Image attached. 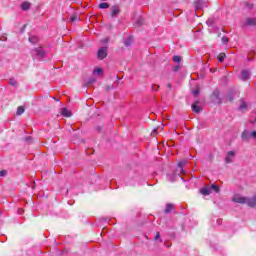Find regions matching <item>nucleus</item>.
<instances>
[{
    "label": "nucleus",
    "instance_id": "f257e3e1",
    "mask_svg": "<svg viewBox=\"0 0 256 256\" xmlns=\"http://www.w3.org/2000/svg\"><path fill=\"white\" fill-rule=\"evenodd\" d=\"M31 55L35 59H43L47 55V52L45 49H43V47H38L31 50Z\"/></svg>",
    "mask_w": 256,
    "mask_h": 256
},
{
    "label": "nucleus",
    "instance_id": "f03ea898",
    "mask_svg": "<svg viewBox=\"0 0 256 256\" xmlns=\"http://www.w3.org/2000/svg\"><path fill=\"white\" fill-rule=\"evenodd\" d=\"M241 139L244 141V143H249L250 139H256V131L250 132L247 129L243 130Z\"/></svg>",
    "mask_w": 256,
    "mask_h": 256
},
{
    "label": "nucleus",
    "instance_id": "7ed1b4c3",
    "mask_svg": "<svg viewBox=\"0 0 256 256\" xmlns=\"http://www.w3.org/2000/svg\"><path fill=\"white\" fill-rule=\"evenodd\" d=\"M241 27H256V16L255 17H246L241 20Z\"/></svg>",
    "mask_w": 256,
    "mask_h": 256
},
{
    "label": "nucleus",
    "instance_id": "20e7f679",
    "mask_svg": "<svg viewBox=\"0 0 256 256\" xmlns=\"http://www.w3.org/2000/svg\"><path fill=\"white\" fill-rule=\"evenodd\" d=\"M107 51H108L107 47H101L100 49H98L97 57L99 61H103V59L107 57Z\"/></svg>",
    "mask_w": 256,
    "mask_h": 256
},
{
    "label": "nucleus",
    "instance_id": "39448f33",
    "mask_svg": "<svg viewBox=\"0 0 256 256\" xmlns=\"http://www.w3.org/2000/svg\"><path fill=\"white\" fill-rule=\"evenodd\" d=\"M232 201L234 203H240L241 205H245V203H247V197H243L241 195H234L232 197Z\"/></svg>",
    "mask_w": 256,
    "mask_h": 256
},
{
    "label": "nucleus",
    "instance_id": "423d86ee",
    "mask_svg": "<svg viewBox=\"0 0 256 256\" xmlns=\"http://www.w3.org/2000/svg\"><path fill=\"white\" fill-rule=\"evenodd\" d=\"M236 95H237V90H235V89L230 90L228 92V94L226 95V101L233 103Z\"/></svg>",
    "mask_w": 256,
    "mask_h": 256
},
{
    "label": "nucleus",
    "instance_id": "0eeeda50",
    "mask_svg": "<svg viewBox=\"0 0 256 256\" xmlns=\"http://www.w3.org/2000/svg\"><path fill=\"white\" fill-rule=\"evenodd\" d=\"M249 77H251V71L249 70H242L239 75V79H241V81H247Z\"/></svg>",
    "mask_w": 256,
    "mask_h": 256
},
{
    "label": "nucleus",
    "instance_id": "6e6552de",
    "mask_svg": "<svg viewBox=\"0 0 256 256\" xmlns=\"http://www.w3.org/2000/svg\"><path fill=\"white\" fill-rule=\"evenodd\" d=\"M212 97H214L215 103H217L218 105H221L223 103L220 97L219 89L213 91Z\"/></svg>",
    "mask_w": 256,
    "mask_h": 256
},
{
    "label": "nucleus",
    "instance_id": "1a4fd4ad",
    "mask_svg": "<svg viewBox=\"0 0 256 256\" xmlns=\"http://www.w3.org/2000/svg\"><path fill=\"white\" fill-rule=\"evenodd\" d=\"M233 159H235V151H229L225 158V163H233Z\"/></svg>",
    "mask_w": 256,
    "mask_h": 256
},
{
    "label": "nucleus",
    "instance_id": "9d476101",
    "mask_svg": "<svg viewBox=\"0 0 256 256\" xmlns=\"http://www.w3.org/2000/svg\"><path fill=\"white\" fill-rule=\"evenodd\" d=\"M119 13H121V10L119 9V6L114 5L111 7V17L115 18L117 17V15H119Z\"/></svg>",
    "mask_w": 256,
    "mask_h": 256
},
{
    "label": "nucleus",
    "instance_id": "9b49d317",
    "mask_svg": "<svg viewBox=\"0 0 256 256\" xmlns=\"http://www.w3.org/2000/svg\"><path fill=\"white\" fill-rule=\"evenodd\" d=\"M173 209H175V205L168 203V204H166L164 213L169 214V213H171V211H173Z\"/></svg>",
    "mask_w": 256,
    "mask_h": 256
},
{
    "label": "nucleus",
    "instance_id": "f8f14e48",
    "mask_svg": "<svg viewBox=\"0 0 256 256\" xmlns=\"http://www.w3.org/2000/svg\"><path fill=\"white\" fill-rule=\"evenodd\" d=\"M254 5L253 3H250V2H244V11H252Z\"/></svg>",
    "mask_w": 256,
    "mask_h": 256
},
{
    "label": "nucleus",
    "instance_id": "ddd939ff",
    "mask_svg": "<svg viewBox=\"0 0 256 256\" xmlns=\"http://www.w3.org/2000/svg\"><path fill=\"white\" fill-rule=\"evenodd\" d=\"M195 7L197 10H201L203 9V7H205V2H203L202 0H198L195 2Z\"/></svg>",
    "mask_w": 256,
    "mask_h": 256
},
{
    "label": "nucleus",
    "instance_id": "4468645a",
    "mask_svg": "<svg viewBox=\"0 0 256 256\" xmlns=\"http://www.w3.org/2000/svg\"><path fill=\"white\" fill-rule=\"evenodd\" d=\"M21 9H22V11H29V9H31V3H29V2L22 3Z\"/></svg>",
    "mask_w": 256,
    "mask_h": 256
},
{
    "label": "nucleus",
    "instance_id": "2eb2a0df",
    "mask_svg": "<svg viewBox=\"0 0 256 256\" xmlns=\"http://www.w3.org/2000/svg\"><path fill=\"white\" fill-rule=\"evenodd\" d=\"M201 195H211V188L204 187L200 189Z\"/></svg>",
    "mask_w": 256,
    "mask_h": 256
},
{
    "label": "nucleus",
    "instance_id": "dca6fc26",
    "mask_svg": "<svg viewBox=\"0 0 256 256\" xmlns=\"http://www.w3.org/2000/svg\"><path fill=\"white\" fill-rule=\"evenodd\" d=\"M192 111L194 113H201V107H199V105H197V102H195L194 104H192Z\"/></svg>",
    "mask_w": 256,
    "mask_h": 256
},
{
    "label": "nucleus",
    "instance_id": "f3484780",
    "mask_svg": "<svg viewBox=\"0 0 256 256\" xmlns=\"http://www.w3.org/2000/svg\"><path fill=\"white\" fill-rule=\"evenodd\" d=\"M62 115L63 117H71V111H69L67 108L62 109Z\"/></svg>",
    "mask_w": 256,
    "mask_h": 256
},
{
    "label": "nucleus",
    "instance_id": "a211bd4d",
    "mask_svg": "<svg viewBox=\"0 0 256 256\" xmlns=\"http://www.w3.org/2000/svg\"><path fill=\"white\" fill-rule=\"evenodd\" d=\"M239 109L243 111V109H247V102L244 99H241Z\"/></svg>",
    "mask_w": 256,
    "mask_h": 256
},
{
    "label": "nucleus",
    "instance_id": "6ab92c4d",
    "mask_svg": "<svg viewBox=\"0 0 256 256\" xmlns=\"http://www.w3.org/2000/svg\"><path fill=\"white\" fill-rule=\"evenodd\" d=\"M225 57H227V55H225V53H220L217 57L218 61L220 63H223V61H225Z\"/></svg>",
    "mask_w": 256,
    "mask_h": 256
},
{
    "label": "nucleus",
    "instance_id": "aec40b11",
    "mask_svg": "<svg viewBox=\"0 0 256 256\" xmlns=\"http://www.w3.org/2000/svg\"><path fill=\"white\" fill-rule=\"evenodd\" d=\"M25 113V108L23 106H19L17 108L16 115H23Z\"/></svg>",
    "mask_w": 256,
    "mask_h": 256
},
{
    "label": "nucleus",
    "instance_id": "412c9836",
    "mask_svg": "<svg viewBox=\"0 0 256 256\" xmlns=\"http://www.w3.org/2000/svg\"><path fill=\"white\" fill-rule=\"evenodd\" d=\"M99 9H109V3H107V2L100 3Z\"/></svg>",
    "mask_w": 256,
    "mask_h": 256
},
{
    "label": "nucleus",
    "instance_id": "4be33fe9",
    "mask_svg": "<svg viewBox=\"0 0 256 256\" xmlns=\"http://www.w3.org/2000/svg\"><path fill=\"white\" fill-rule=\"evenodd\" d=\"M39 41V38L36 36H31L29 38V42L32 43L33 45H35V43H37Z\"/></svg>",
    "mask_w": 256,
    "mask_h": 256
},
{
    "label": "nucleus",
    "instance_id": "5701e85b",
    "mask_svg": "<svg viewBox=\"0 0 256 256\" xmlns=\"http://www.w3.org/2000/svg\"><path fill=\"white\" fill-rule=\"evenodd\" d=\"M131 43H133V38L129 37V38H127V40H125L124 45L126 47H129L131 45Z\"/></svg>",
    "mask_w": 256,
    "mask_h": 256
},
{
    "label": "nucleus",
    "instance_id": "b1692460",
    "mask_svg": "<svg viewBox=\"0 0 256 256\" xmlns=\"http://www.w3.org/2000/svg\"><path fill=\"white\" fill-rule=\"evenodd\" d=\"M93 74L94 75H101V74H103V69L96 68V69H94Z\"/></svg>",
    "mask_w": 256,
    "mask_h": 256
},
{
    "label": "nucleus",
    "instance_id": "393cba45",
    "mask_svg": "<svg viewBox=\"0 0 256 256\" xmlns=\"http://www.w3.org/2000/svg\"><path fill=\"white\" fill-rule=\"evenodd\" d=\"M211 191L213 189V191H215V193H219L220 189L218 185L212 184L210 187Z\"/></svg>",
    "mask_w": 256,
    "mask_h": 256
},
{
    "label": "nucleus",
    "instance_id": "a878e982",
    "mask_svg": "<svg viewBox=\"0 0 256 256\" xmlns=\"http://www.w3.org/2000/svg\"><path fill=\"white\" fill-rule=\"evenodd\" d=\"M185 165H187V160H183L178 163L179 169H183V167H185Z\"/></svg>",
    "mask_w": 256,
    "mask_h": 256
},
{
    "label": "nucleus",
    "instance_id": "bb28decb",
    "mask_svg": "<svg viewBox=\"0 0 256 256\" xmlns=\"http://www.w3.org/2000/svg\"><path fill=\"white\" fill-rule=\"evenodd\" d=\"M75 21H79V16L73 15L70 17V23H75Z\"/></svg>",
    "mask_w": 256,
    "mask_h": 256
},
{
    "label": "nucleus",
    "instance_id": "cd10ccee",
    "mask_svg": "<svg viewBox=\"0 0 256 256\" xmlns=\"http://www.w3.org/2000/svg\"><path fill=\"white\" fill-rule=\"evenodd\" d=\"M9 84H10L12 87H17V80H15L14 78H12V79H10Z\"/></svg>",
    "mask_w": 256,
    "mask_h": 256
},
{
    "label": "nucleus",
    "instance_id": "c85d7f7f",
    "mask_svg": "<svg viewBox=\"0 0 256 256\" xmlns=\"http://www.w3.org/2000/svg\"><path fill=\"white\" fill-rule=\"evenodd\" d=\"M174 63H181V56H173Z\"/></svg>",
    "mask_w": 256,
    "mask_h": 256
},
{
    "label": "nucleus",
    "instance_id": "c756f323",
    "mask_svg": "<svg viewBox=\"0 0 256 256\" xmlns=\"http://www.w3.org/2000/svg\"><path fill=\"white\" fill-rule=\"evenodd\" d=\"M199 93H200L199 87H197L195 90L192 91V95H194V97H197Z\"/></svg>",
    "mask_w": 256,
    "mask_h": 256
},
{
    "label": "nucleus",
    "instance_id": "7c9ffc66",
    "mask_svg": "<svg viewBox=\"0 0 256 256\" xmlns=\"http://www.w3.org/2000/svg\"><path fill=\"white\" fill-rule=\"evenodd\" d=\"M159 89H160L159 85H157V84L152 85V91H159Z\"/></svg>",
    "mask_w": 256,
    "mask_h": 256
},
{
    "label": "nucleus",
    "instance_id": "2f4dec72",
    "mask_svg": "<svg viewBox=\"0 0 256 256\" xmlns=\"http://www.w3.org/2000/svg\"><path fill=\"white\" fill-rule=\"evenodd\" d=\"M168 179L173 183L175 181V174H169Z\"/></svg>",
    "mask_w": 256,
    "mask_h": 256
},
{
    "label": "nucleus",
    "instance_id": "473e14b6",
    "mask_svg": "<svg viewBox=\"0 0 256 256\" xmlns=\"http://www.w3.org/2000/svg\"><path fill=\"white\" fill-rule=\"evenodd\" d=\"M180 69H181V66H179V65H176L173 67L174 73H177V71H179Z\"/></svg>",
    "mask_w": 256,
    "mask_h": 256
},
{
    "label": "nucleus",
    "instance_id": "72a5a7b5",
    "mask_svg": "<svg viewBox=\"0 0 256 256\" xmlns=\"http://www.w3.org/2000/svg\"><path fill=\"white\" fill-rule=\"evenodd\" d=\"M222 43H229V38H227V36H223Z\"/></svg>",
    "mask_w": 256,
    "mask_h": 256
},
{
    "label": "nucleus",
    "instance_id": "f704fd0d",
    "mask_svg": "<svg viewBox=\"0 0 256 256\" xmlns=\"http://www.w3.org/2000/svg\"><path fill=\"white\" fill-rule=\"evenodd\" d=\"M5 175H7V170H1L0 177H5Z\"/></svg>",
    "mask_w": 256,
    "mask_h": 256
},
{
    "label": "nucleus",
    "instance_id": "c9c22d12",
    "mask_svg": "<svg viewBox=\"0 0 256 256\" xmlns=\"http://www.w3.org/2000/svg\"><path fill=\"white\" fill-rule=\"evenodd\" d=\"M159 131V128H155L153 131H152V137H155V135H157V132Z\"/></svg>",
    "mask_w": 256,
    "mask_h": 256
},
{
    "label": "nucleus",
    "instance_id": "e433bc0d",
    "mask_svg": "<svg viewBox=\"0 0 256 256\" xmlns=\"http://www.w3.org/2000/svg\"><path fill=\"white\" fill-rule=\"evenodd\" d=\"M154 239H155V241H157V239H161V234L159 232H157Z\"/></svg>",
    "mask_w": 256,
    "mask_h": 256
},
{
    "label": "nucleus",
    "instance_id": "4c0bfd02",
    "mask_svg": "<svg viewBox=\"0 0 256 256\" xmlns=\"http://www.w3.org/2000/svg\"><path fill=\"white\" fill-rule=\"evenodd\" d=\"M18 213H19V215H23V213H25V210H23V208H19Z\"/></svg>",
    "mask_w": 256,
    "mask_h": 256
},
{
    "label": "nucleus",
    "instance_id": "58836bf2",
    "mask_svg": "<svg viewBox=\"0 0 256 256\" xmlns=\"http://www.w3.org/2000/svg\"><path fill=\"white\" fill-rule=\"evenodd\" d=\"M95 81H96L95 78H90L88 83H95Z\"/></svg>",
    "mask_w": 256,
    "mask_h": 256
},
{
    "label": "nucleus",
    "instance_id": "ea45409f",
    "mask_svg": "<svg viewBox=\"0 0 256 256\" xmlns=\"http://www.w3.org/2000/svg\"><path fill=\"white\" fill-rule=\"evenodd\" d=\"M136 23H137V25L139 26V25H141V24L143 23V20H142V19H139Z\"/></svg>",
    "mask_w": 256,
    "mask_h": 256
},
{
    "label": "nucleus",
    "instance_id": "a19ab883",
    "mask_svg": "<svg viewBox=\"0 0 256 256\" xmlns=\"http://www.w3.org/2000/svg\"><path fill=\"white\" fill-rule=\"evenodd\" d=\"M102 43H109V38H105L102 40Z\"/></svg>",
    "mask_w": 256,
    "mask_h": 256
},
{
    "label": "nucleus",
    "instance_id": "79ce46f5",
    "mask_svg": "<svg viewBox=\"0 0 256 256\" xmlns=\"http://www.w3.org/2000/svg\"><path fill=\"white\" fill-rule=\"evenodd\" d=\"M168 89H172L171 84H167Z\"/></svg>",
    "mask_w": 256,
    "mask_h": 256
},
{
    "label": "nucleus",
    "instance_id": "37998d69",
    "mask_svg": "<svg viewBox=\"0 0 256 256\" xmlns=\"http://www.w3.org/2000/svg\"><path fill=\"white\" fill-rule=\"evenodd\" d=\"M217 223H221V219H218Z\"/></svg>",
    "mask_w": 256,
    "mask_h": 256
},
{
    "label": "nucleus",
    "instance_id": "c03bdc74",
    "mask_svg": "<svg viewBox=\"0 0 256 256\" xmlns=\"http://www.w3.org/2000/svg\"><path fill=\"white\" fill-rule=\"evenodd\" d=\"M159 242H160V243H163V240H162V239H159Z\"/></svg>",
    "mask_w": 256,
    "mask_h": 256
},
{
    "label": "nucleus",
    "instance_id": "a18cd8bd",
    "mask_svg": "<svg viewBox=\"0 0 256 256\" xmlns=\"http://www.w3.org/2000/svg\"><path fill=\"white\" fill-rule=\"evenodd\" d=\"M28 139H31V138H30V137H27V138H26V141H28Z\"/></svg>",
    "mask_w": 256,
    "mask_h": 256
},
{
    "label": "nucleus",
    "instance_id": "49530a36",
    "mask_svg": "<svg viewBox=\"0 0 256 256\" xmlns=\"http://www.w3.org/2000/svg\"><path fill=\"white\" fill-rule=\"evenodd\" d=\"M181 173H184L183 170H181Z\"/></svg>",
    "mask_w": 256,
    "mask_h": 256
}]
</instances>
